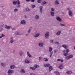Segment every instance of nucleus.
Instances as JSON below:
<instances>
[{
  "mask_svg": "<svg viewBox=\"0 0 75 75\" xmlns=\"http://www.w3.org/2000/svg\"><path fill=\"white\" fill-rule=\"evenodd\" d=\"M68 12L69 16L70 17H72V16H73V13H72V11L70 10H69L68 11Z\"/></svg>",
  "mask_w": 75,
  "mask_h": 75,
  "instance_id": "obj_1",
  "label": "nucleus"
},
{
  "mask_svg": "<svg viewBox=\"0 0 75 75\" xmlns=\"http://www.w3.org/2000/svg\"><path fill=\"white\" fill-rule=\"evenodd\" d=\"M50 35V33L49 32H47L45 34V36L46 38H48L49 37Z\"/></svg>",
  "mask_w": 75,
  "mask_h": 75,
  "instance_id": "obj_2",
  "label": "nucleus"
},
{
  "mask_svg": "<svg viewBox=\"0 0 75 75\" xmlns=\"http://www.w3.org/2000/svg\"><path fill=\"white\" fill-rule=\"evenodd\" d=\"M40 33H35V34L34 35V37H35V38H37V37H38L39 36H40Z\"/></svg>",
  "mask_w": 75,
  "mask_h": 75,
  "instance_id": "obj_3",
  "label": "nucleus"
},
{
  "mask_svg": "<svg viewBox=\"0 0 75 75\" xmlns=\"http://www.w3.org/2000/svg\"><path fill=\"white\" fill-rule=\"evenodd\" d=\"M56 20L60 22H61V21H62V20L59 17L56 18Z\"/></svg>",
  "mask_w": 75,
  "mask_h": 75,
  "instance_id": "obj_4",
  "label": "nucleus"
},
{
  "mask_svg": "<svg viewBox=\"0 0 75 75\" xmlns=\"http://www.w3.org/2000/svg\"><path fill=\"white\" fill-rule=\"evenodd\" d=\"M5 27L7 29H10V28H11L12 27L11 26H8L7 25H5Z\"/></svg>",
  "mask_w": 75,
  "mask_h": 75,
  "instance_id": "obj_5",
  "label": "nucleus"
},
{
  "mask_svg": "<svg viewBox=\"0 0 75 75\" xmlns=\"http://www.w3.org/2000/svg\"><path fill=\"white\" fill-rule=\"evenodd\" d=\"M43 45L44 43H43L42 42H41L39 44V47H43Z\"/></svg>",
  "mask_w": 75,
  "mask_h": 75,
  "instance_id": "obj_6",
  "label": "nucleus"
},
{
  "mask_svg": "<svg viewBox=\"0 0 75 75\" xmlns=\"http://www.w3.org/2000/svg\"><path fill=\"white\" fill-rule=\"evenodd\" d=\"M35 18L37 20H39V19H40V17L38 15H36L35 17Z\"/></svg>",
  "mask_w": 75,
  "mask_h": 75,
  "instance_id": "obj_7",
  "label": "nucleus"
},
{
  "mask_svg": "<svg viewBox=\"0 0 75 75\" xmlns=\"http://www.w3.org/2000/svg\"><path fill=\"white\" fill-rule=\"evenodd\" d=\"M14 72V71L11 70H10L8 71V74H13Z\"/></svg>",
  "mask_w": 75,
  "mask_h": 75,
  "instance_id": "obj_8",
  "label": "nucleus"
},
{
  "mask_svg": "<svg viewBox=\"0 0 75 75\" xmlns=\"http://www.w3.org/2000/svg\"><path fill=\"white\" fill-rule=\"evenodd\" d=\"M10 42L11 44L13 42V37H11L10 39Z\"/></svg>",
  "mask_w": 75,
  "mask_h": 75,
  "instance_id": "obj_9",
  "label": "nucleus"
},
{
  "mask_svg": "<svg viewBox=\"0 0 75 75\" xmlns=\"http://www.w3.org/2000/svg\"><path fill=\"white\" fill-rule=\"evenodd\" d=\"M21 24H26L25 21L24 20L21 21Z\"/></svg>",
  "mask_w": 75,
  "mask_h": 75,
  "instance_id": "obj_10",
  "label": "nucleus"
},
{
  "mask_svg": "<svg viewBox=\"0 0 75 75\" xmlns=\"http://www.w3.org/2000/svg\"><path fill=\"white\" fill-rule=\"evenodd\" d=\"M39 8H40V12L41 13H42V8H43V6H41L39 7Z\"/></svg>",
  "mask_w": 75,
  "mask_h": 75,
  "instance_id": "obj_11",
  "label": "nucleus"
},
{
  "mask_svg": "<svg viewBox=\"0 0 75 75\" xmlns=\"http://www.w3.org/2000/svg\"><path fill=\"white\" fill-rule=\"evenodd\" d=\"M53 69V68H52V67L51 66H50L49 67V71L50 72L51 71H52V70Z\"/></svg>",
  "mask_w": 75,
  "mask_h": 75,
  "instance_id": "obj_12",
  "label": "nucleus"
},
{
  "mask_svg": "<svg viewBox=\"0 0 75 75\" xmlns=\"http://www.w3.org/2000/svg\"><path fill=\"white\" fill-rule=\"evenodd\" d=\"M23 54H24V52H23L22 51L20 50L19 51V54L21 56H22V55H23Z\"/></svg>",
  "mask_w": 75,
  "mask_h": 75,
  "instance_id": "obj_13",
  "label": "nucleus"
},
{
  "mask_svg": "<svg viewBox=\"0 0 75 75\" xmlns=\"http://www.w3.org/2000/svg\"><path fill=\"white\" fill-rule=\"evenodd\" d=\"M72 71H68L66 72V73L67 74H68L69 75L70 74H72Z\"/></svg>",
  "mask_w": 75,
  "mask_h": 75,
  "instance_id": "obj_14",
  "label": "nucleus"
},
{
  "mask_svg": "<svg viewBox=\"0 0 75 75\" xmlns=\"http://www.w3.org/2000/svg\"><path fill=\"white\" fill-rule=\"evenodd\" d=\"M54 3L55 4H57V5H58L59 4V1L58 0H56L55 1Z\"/></svg>",
  "mask_w": 75,
  "mask_h": 75,
  "instance_id": "obj_15",
  "label": "nucleus"
},
{
  "mask_svg": "<svg viewBox=\"0 0 75 75\" xmlns=\"http://www.w3.org/2000/svg\"><path fill=\"white\" fill-rule=\"evenodd\" d=\"M62 47L65 48V49H67L68 48V46L65 45H64L62 46Z\"/></svg>",
  "mask_w": 75,
  "mask_h": 75,
  "instance_id": "obj_16",
  "label": "nucleus"
},
{
  "mask_svg": "<svg viewBox=\"0 0 75 75\" xmlns=\"http://www.w3.org/2000/svg\"><path fill=\"white\" fill-rule=\"evenodd\" d=\"M61 31H59L57 33L56 35H59L61 34Z\"/></svg>",
  "mask_w": 75,
  "mask_h": 75,
  "instance_id": "obj_17",
  "label": "nucleus"
},
{
  "mask_svg": "<svg viewBox=\"0 0 75 75\" xmlns=\"http://www.w3.org/2000/svg\"><path fill=\"white\" fill-rule=\"evenodd\" d=\"M20 72H21V73H23V74H24V73L25 72V71H24V70L23 69H21L20 71Z\"/></svg>",
  "mask_w": 75,
  "mask_h": 75,
  "instance_id": "obj_18",
  "label": "nucleus"
},
{
  "mask_svg": "<svg viewBox=\"0 0 75 75\" xmlns=\"http://www.w3.org/2000/svg\"><path fill=\"white\" fill-rule=\"evenodd\" d=\"M15 67L14 65H11L10 67V68L11 69H13L15 68Z\"/></svg>",
  "mask_w": 75,
  "mask_h": 75,
  "instance_id": "obj_19",
  "label": "nucleus"
},
{
  "mask_svg": "<svg viewBox=\"0 0 75 75\" xmlns=\"http://www.w3.org/2000/svg\"><path fill=\"white\" fill-rule=\"evenodd\" d=\"M63 68V66L62 65V64L60 65L59 67V69H62Z\"/></svg>",
  "mask_w": 75,
  "mask_h": 75,
  "instance_id": "obj_20",
  "label": "nucleus"
},
{
  "mask_svg": "<svg viewBox=\"0 0 75 75\" xmlns=\"http://www.w3.org/2000/svg\"><path fill=\"white\" fill-rule=\"evenodd\" d=\"M54 73H56V74L57 75H60V74L59 73V72H58V71H54Z\"/></svg>",
  "mask_w": 75,
  "mask_h": 75,
  "instance_id": "obj_21",
  "label": "nucleus"
},
{
  "mask_svg": "<svg viewBox=\"0 0 75 75\" xmlns=\"http://www.w3.org/2000/svg\"><path fill=\"white\" fill-rule=\"evenodd\" d=\"M51 15L52 16H54V12L51 11Z\"/></svg>",
  "mask_w": 75,
  "mask_h": 75,
  "instance_id": "obj_22",
  "label": "nucleus"
},
{
  "mask_svg": "<svg viewBox=\"0 0 75 75\" xmlns=\"http://www.w3.org/2000/svg\"><path fill=\"white\" fill-rule=\"evenodd\" d=\"M45 4H47V2L45 1H43L41 3L42 6H43V5Z\"/></svg>",
  "mask_w": 75,
  "mask_h": 75,
  "instance_id": "obj_23",
  "label": "nucleus"
},
{
  "mask_svg": "<svg viewBox=\"0 0 75 75\" xmlns=\"http://www.w3.org/2000/svg\"><path fill=\"white\" fill-rule=\"evenodd\" d=\"M57 61H60L61 62H64V61H63V60H62V59H57Z\"/></svg>",
  "mask_w": 75,
  "mask_h": 75,
  "instance_id": "obj_24",
  "label": "nucleus"
},
{
  "mask_svg": "<svg viewBox=\"0 0 75 75\" xmlns=\"http://www.w3.org/2000/svg\"><path fill=\"white\" fill-rule=\"evenodd\" d=\"M35 68V69H36V68H38L39 67V66L37 64H35L34 66Z\"/></svg>",
  "mask_w": 75,
  "mask_h": 75,
  "instance_id": "obj_25",
  "label": "nucleus"
},
{
  "mask_svg": "<svg viewBox=\"0 0 75 75\" xmlns=\"http://www.w3.org/2000/svg\"><path fill=\"white\" fill-rule=\"evenodd\" d=\"M50 64H45L44 65V66L45 67H46L47 68V67H49V66H50Z\"/></svg>",
  "mask_w": 75,
  "mask_h": 75,
  "instance_id": "obj_26",
  "label": "nucleus"
},
{
  "mask_svg": "<svg viewBox=\"0 0 75 75\" xmlns=\"http://www.w3.org/2000/svg\"><path fill=\"white\" fill-rule=\"evenodd\" d=\"M72 58V57H66V59H70V58Z\"/></svg>",
  "mask_w": 75,
  "mask_h": 75,
  "instance_id": "obj_27",
  "label": "nucleus"
},
{
  "mask_svg": "<svg viewBox=\"0 0 75 75\" xmlns=\"http://www.w3.org/2000/svg\"><path fill=\"white\" fill-rule=\"evenodd\" d=\"M25 10H26V11H30V9H29V8H27L25 9Z\"/></svg>",
  "mask_w": 75,
  "mask_h": 75,
  "instance_id": "obj_28",
  "label": "nucleus"
},
{
  "mask_svg": "<svg viewBox=\"0 0 75 75\" xmlns=\"http://www.w3.org/2000/svg\"><path fill=\"white\" fill-rule=\"evenodd\" d=\"M27 54L28 57H32L31 55L30 54V53H29V52H27Z\"/></svg>",
  "mask_w": 75,
  "mask_h": 75,
  "instance_id": "obj_29",
  "label": "nucleus"
},
{
  "mask_svg": "<svg viewBox=\"0 0 75 75\" xmlns=\"http://www.w3.org/2000/svg\"><path fill=\"white\" fill-rule=\"evenodd\" d=\"M30 69H32V70H35V68L33 67H30Z\"/></svg>",
  "mask_w": 75,
  "mask_h": 75,
  "instance_id": "obj_30",
  "label": "nucleus"
},
{
  "mask_svg": "<svg viewBox=\"0 0 75 75\" xmlns=\"http://www.w3.org/2000/svg\"><path fill=\"white\" fill-rule=\"evenodd\" d=\"M16 3L18 4V5H19L20 4V1L18 0L16 1Z\"/></svg>",
  "mask_w": 75,
  "mask_h": 75,
  "instance_id": "obj_31",
  "label": "nucleus"
},
{
  "mask_svg": "<svg viewBox=\"0 0 75 75\" xmlns=\"http://www.w3.org/2000/svg\"><path fill=\"white\" fill-rule=\"evenodd\" d=\"M3 37H5V35L2 34V35L0 37V38H3Z\"/></svg>",
  "mask_w": 75,
  "mask_h": 75,
  "instance_id": "obj_32",
  "label": "nucleus"
},
{
  "mask_svg": "<svg viewBox=\"0 0 75 75\" xmlns=\"http://www.w3.org/2000/svg\"><path fill=\"white\" fill-rule=\"evenodd\" d=\"M52 48L51 47H49V51L50 52H51L52 51Z\"/></svg>",
  "mask_w": 75,
  "mask_h": 75,
  "instance_id": "obj_33",
  "label": "nucleus"
},
{
  "mask_svg": "<svg viewBox=\"0 0 75 75\" xmlns=\"http://www.w3.org/2000/svg\"><path fill=\"white\" fill-rule=\"evenodd\" d=\"M25 62L27 64H29V63H30V62L27 60H26L25 61Z\"/></svg>",
  "mask_w": 75,
  "mask_h": 75,
  "instance_id": "obj_34",
  "label": "nucleus"
},
{
  "mask_svg": "<svg viewBox=\"0 0 75 75\" xmlns=\"http://www.w3.org/2000/svg\"><path fill=\"white\" fill-rule=\"evenodd\" d=\"M44 60L45 61H48V59L47 58H44Z\"/></svg>",
  "mask_w": 75,
  "mask_h": 75,
  "instance_id": "obj_35",
  "label": "nucleus"
},
{
  "mask_svg": "<svg viewBox=\"0 0 75 75\" xmlns=\"http://www.w3.org/2000/svg\"><path fill=\"white\" fill-rule=\"evenodd\" d=\"M18 11V10L17 8H15L14 10V12H16V11Z\"/></svg>",
  "mask_w": 75,
  "mask_h": 75,
  "instance_id": "obj_36",
  "label": "nucleus"
},
{
  "mask_svg": "<svg viewBox=\"0 0 75 75\" xmlns=\"http://www.w3.org/2000/svg\"><path fill=\"white\" fill-rule=\"evenodd\" d=\"M69 51V49H68L66 50V52L67 53H68Z\"/></svg>",
  "mask_w": 75,
  "mask_h": 75,
  "instance_id": "obj_37",
  "label": "nucleus"
},
{
  "mask_svg": "<svg viewBox=\"0 0 75 75\" xmlns=\"http://www.w3.org/2000/svg\"><path fill=\"white\" fill-rule=\"evenodd\" d=\"M13 4L14 5H16L17 4V2L16 1H14L13 2Z\"/></svg>",
  "mask_w": 75,
  "mask_h": 75,
  "instance_id": "obj_38",
  "label": "nucleus"
},
{
  "mask_svg": "<svg viewBox=\"0 0 75 75\" xmlns=\"http://www.w3.org/2000/svg\"><path fill=\"white\" fill-rule=\"evenodd\" d=\"M38 3H40L41 2V0H38Z\"/></svg>",
  "mask_w": 75,
  "mask_h": 75,
  "instance_id": "obj_39",
  "label": "nucleus"
},
{
  "mask_svg": "<svg viewBox=\"0 0 75 75\" xmlns=\"http://www.w3.org/2000/svg\"><path fill=\"white\" fill-rule=\"evenodd\" d=\"M64 56H67V55H68V53H64Z\"/></svg>",
  "mask_w": 75,
  "mask_h": 75,
  "instance_id": "obj_40",
  "label": "nucleus"
},
{
  "mask_svg": "<svg viewBox=\"0 0 75 75\" xmlns=\"http://www.w3.org/2000/svg\"><path fill=\"white\" fill-rule=\"evenodd\" d=\"M60 25H61V26H65V24H63L62 23H60Z\"/></svg>",
  "mask_w": 75,
  "mask_h": 75,
  "instance_id": "obj_41",
  "label": "nucleus"
},
{
  "mask_svg": "<svg viewBox=\"0 0 75 75\" xmlns=\"http://www.w3.org/2000/svg\"><path fill=\"white\" fill-rule=\"evenodd\" d=\"M32 8H34V7H35V6L34 5L32 4Z\"/></svg>",
  "mask_w": 75,
  "mask_h": 75,
  "instance_id": "obj_42",
  "label": "nucleus"
},
{
  "mask_svg": "<svg viewBox=\"0 0 75 75\" xmlns=\"http://www.w3.org/2000/svg\"><path fill=\"white\" fill-rule=\"evenodd\" d=\"M41 59H42V57H40L39 58V61H41Z\"/></svg>",
  "mask_w": 75,
  "mask_h": 75,
  "instance_id": "obj_43",
  "label": "nucleus"
},
{
  "mask_svg": "<svg viewBox=\"0 0 75 75\" xmlns=\"http://www.w3.org/2000/svg\"><path fill=\"white\" fill-rule=\"evenodd\" d=\"M51 10L52 11H54V8H52L51 9Z\"/></svg>",
  "mask_w": 75,
  "mask_h": 75,
  "instance_id": "obj_44",
  "label": "nucleus"
},
{
  "mask_svg": "<svg viewBox=\"0 0 75 75\" xmlns=\"http://www.w3.org/2000/svg\"><path fill=\"white\" fill-rule=\"evenodd\" d=\"M55 44H57L58 45H59V44H59V42H55Z\"/></svg>",
  "mask_w": 75,
  "mask_h": 75,
  "instance_id": "obj_45",
  "label": "nucleus"
},
{
  "mask_svg": "<svg viewBox=\"0 0 75 75\" xmlns=\"http://www.w3.org/2000/svg\"><path fill=\"white\" fill-rule=\"evenodd\" d=\"M31 33V29H29L28 31V33L30 34Z\"/></svg>",
  "mask_w": 75,
  "mask_h": 75,
  "instance_id": "obj_46",
  "label": "nucleus"
},
{
  "mask_svg": "<svg viewBox=\"0 0 75 75\" xmlns=\"http://www.w3.org/2000/svg\"><path fill=\"white\" fill-rule=\"evenodd\" d=\"M52 53L51 52L50 53V57H51V56H52Z\"/></svg>",
  "mask_w": 75,
  "mask_h": 75,
  "instance_id": "obj_47",
  "label": "nucleus"
},
{
  "mask_svg": "<svg viewBox=\"0 0 75 75\" xmlns=\"http://www.w3.org/2000/svg\"><path fill=\"white\" fill-rule=\"evenodd\" d=\"M20 35V34H19V33L18 32L16 33V35Z\"/></svg>",
  "mask_w": 75,
  "mask_h": 75,
  "instance_id": "obj_48",
  "label": "nucleus"
},
{
  "mask_svg": "<svg viewBox=\"0 0 75 75\" xmlns=\"http://www.w3.org/2000/svg\"><path fill=\"white\" fill-rule=\"evenodd\" d=\"M30 75H35V74L34 73H32L30 74Z\"/></svg>",
  "mask_w": 75,
  "mask_h": 75,
  "instance_id": "obj_49",
  "label": "nucleus"
},
{
  "mask_svg": "<svg viewBox=\"0 0 75 75\" xmlns=\"http://www.w3.org/2000/svg\"><path fill=\"white\" fill-rule=\"evenodd\" d=\"M12 31H13V30H16V28H12Z\"/></svg>",
  "mask_w": 75,
  "mask_h": 75,
  "instance_id": "obj_50",
  "label": "nucleus"
},
{
  "mask_svg": "<svg viewBox=\"0 0 75 75\" xmlns=\"http://www.w3.org/2000/svg\"><path fill=\"white\" fill-rule=\"evenodd\" d=\"M31 1L34 3L35 1V0H30Z\"/></svg>",
  "mask_w": 75,
  "mask_h": 75,
  "instance_id": "obj_51",
  "label": "nucleus"
},
{
  "mask_svg": "<svg viewBox=\"0 0 75 75\" xmlns=\"http://www.w3.org/2000/svg\"><path fill=\"white\" fill-rule=\"evenodd\" d=\"M1 66H3V65H4V63H1Z\"/></svg>",
  "mask_w": 75,
  "mask_h": 75,
  "instance_id": "obj_52",
  "label": "nucleus"
},
{
  "mask_svg": "<svg viewBox=\"0 0 75 75\" xmlns=\"http://www.w3.org/2000/svg\"><path fill=\"white\" fill-rule=\"evenodd\" d=\"M26 1H27V2H29V1H30V0H25Z\"/></svg>",
  "mask_w": 75,
  "mask_h": 75,
  "instance_id": "obj_53",
  "label": "nucleus"
},
{
  "mask_svg": "<svg viewBox=\"0 0 75 75\" xmlns=\"http://www.w3.org/2000/svg\"><path fill=\"white\" fill-rule=\"evenodd\" d=\"M24 17H25V18H27V16L25 15L24 16Z\"/></svg>",
  "mask_w": 75,
  "mask_h": 75,
  "instance_id": "obj_54",
  "label": "nucleus"
},
{
  "mask_svg": "<svg viewBox=\"0 0 75 75\" xmlns=\"http://www.w3.org/2000/svg\"><path fill=\"white\" fill-rule=\"evenodd\" d=\"M62 5H63V4H64V2H63V1H62L61 2Z\"/></svg>",
  "mask_w": 75,
  "mask_h": 75,
  "instance_id": "obj_55",
  "label": "nucleus"
},
{
  "mask_svg": "<svg viewBox=\"0 0 75 75\" xmlns=\"http://www.w3.org/2000/svg\"><path fill=\"white\" fill-rule=\"evenodd\" d=\"M3 30V28H2L0 30V32H1V31H2Z\"/></svg>",
  "mask_w": 75,
  "mask_h": 75,
  "instance_id": "obj_56",
  "label": "nucleus"
},
{
  "mask_svg": "<svg viewBox=\"0 0 75 75\" xmlns=\"http://www.w3.org/2000/svg\"><path fill=\"white\" fill-rule=\"evenodd\" d=\"M68 57H73V55H70Z\"/></svg>",
  "mask_w": 75,
  "mask_h": 75,
  "instance_id": "obj_57",
  "label": "nucleus"
},
{
  "mask_svg": "<svg viewBox=\"0 0 75 75\" xmlns=\"http://www.w3.org/2000/svg\"><path fill=\"white\" fill-rule=\"evenodd\" d=\"M15 52V50H13V53H14Z\"/></svg>",
  "mask_w": 75,
  "mask_h": 75,
  "instance_id": "obj_58",
  "label": "nucleus"
},
{
  "mask_svg": "<svg viewBox=\"0 0 75 75\" xmlns=\"http://www.w3.org/2000/svg\"><path fill=\"white\" fill-rule=\"evenodd\" d=\"M54 52L55 53H56V52H57V51L56 50H54Z\"/></svg>",
  "mask_w": 75,
  "mask_h": 75,
  "instance_id": "obj_59",
  "label": "nucleus"
},
{
  "mask_svg": "<svg viewBox=\"0 0 75 75\" xmlns=\"http://www.w3.org/2000/svg\"><path fill=\"white\" fill-rule=\"evenodd\" d=\"M50 41H51V42L52 43V42H53V41H53V40H50Z\"/></svg>",
  "mask_w": 75,
  "mask_h": 75,
  "instance_id": "obj_60",
  "label": "nucleus"
},
{
  "mask_svg": "<svg viewBox=\"0 0 75 75\" xmlns=\"http://www.w3.org/2000/svg\"><path fill=\"white\" fill-rule=\"evenodd\" d=\"M21 6L20 5H18V7H19V8Z\"/></svg>",
  "mask_w": 75,
  "mask_h": 75,
  "instance_id": "obj_61",
  "label": "nucleus"
},
{
  "mask_svg": "<svg viewBox=\"0 0 75 75\" xmlns=\"http://www.w3.org/2000/svg\"><path fill=\"white\" fill-rule=\"evenodd\" d=\"M63 52H66L65 51V50H64V51H63Z\"/></svg>",
  "mask_w": 75,
  "mask_h": 75,
  "instance_id": "obj_62",
  "label": "nucleus"
},
{
  "mask_svg": "<svg viewBox=\"0 0 75 75\" xmlns=\"http://www.w3.org/2000/svg\"><path fill=\"white\" fill-rule=\"evenodd\" d=\"M26 35L27 36V35H28V34H26Z\"/></svg>",
  "mask_w": 75,
  "mask_h": 75,
  "instance_id": "obj_63",
  "label": "nucleus"
},
{
  "mask_svg": "<svg viewBox=\"0 0 75 75\" xmlns=\"http://www.w3.org/2000/svg\"><path fill=\"white\" fill-rule=\"evenodd\" d=\"M74 49L75 50V46H74Z\"/></svg>",
  "mask_w": 75,
  "mask_h": 75,
  "instance_id": "obj_64",
  "label": "nucleus"
}]
</instances>
